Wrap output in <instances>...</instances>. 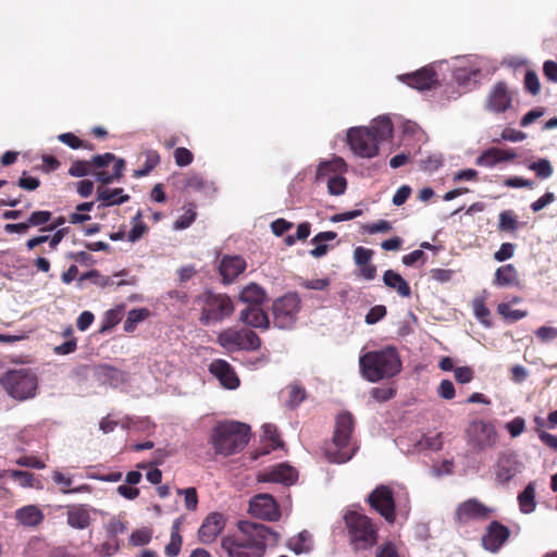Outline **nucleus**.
<instances>
[{
    "mask_svg": "<svg viewBox=\"0 0 557 557\" xmlns=\"http://www.w3.org/2000/svg\"><path fill=\"white\" fill-rule=\"evenodd\" d=\"M237 527V533L224 536L221 541L227 557H263L270 528L250 521H239Z\"/></svg>",
    "mask_w": 557,
    "mask_h": 557,
    "instance_id": "f257e3e1",
    "label": "nucleus"
},
{
    "mask_svg": "<svg viewBox=\"0 0 557 557\" xmlns=\"http://www.w3.org/2000/svg\"><path fill=\"white\" fill-rule=\"evenodd\" d=\"M393 123L387 116H380L369 127H351L347 132V141L355 154L361 158H373L379 153V145L393 136Z\"/></svg>",
    "mask_w": 557,
    "mask_h": 557,
    "instance_id": "f03ea898",
    "label": "nucleus"
},
{
    "mask_svg": "<svg viewBox=\"0 0 557 557\" xmlns=\"http://www.w3.org/2000/svg\"><path fill=\"white\" fill-rule=\"evenodd\" d=\"M359 366L362 376L372 383L391 379L401 370L399 355L396 348L392 346L361 355Z\"/></svg>",
    "mask_w": 557,
    "mask_h": 557,
    "instance_id": "7ed1b4c3",
    "label": "nucleus"
},
{
    "mask_svg": "<svg viewBox=\"0 0 557 557\" xmlns=\"http://www.w3.org/2000/svg\"><path fill=\"white\" fill-rule=\"evenodd\" d=\"M348 543L354 552L371 549L379 540V528L364 513L349 510L344 515Z\"/></svg>",
    "mask_w": 557,
    "mask_h": 557,
    "instance_id": "20e7f679",
    "label": "nucleus"
},
{
    "mask_svg": "<svg viewBox=\"0 0 557 557\" xmlns=\"http://www.w3.org/2000/svg\"><path fill=\"white\" fill-rule=\"evenodd\" d=\"M194 304L199 308V322L202 325L221 323L235 311L233 299L225 293H218L210 288L197 295Z\"/></svg>",
    "mask_w": 557,
    "mask_h": 557,
    "instance_id": "39448f33",
    "label": "nucleus"
},
{
    "mask_svg": "<svg viewBox=\"0 0 557 557\" xmlns=\"http://www.w3.org/2000/svg\"><path fill=\"white\" fill-rule=\"evenodd\" d=\"M250 426L246 423L231 421L219 423L211 435V443L216 454L230 456L246 447L249 442Z\"/></svg>",
    "mask_w": 557,
    "mask_h": 557,
    "instance_id": "423d86ee",
    "label": "nucleus"
},
{
    "mask_svg": "<svg viewBox=\"0 0 557 557\" xmlns=\"http://www.w3.org/2000/svg\"><path fill=\"white\" fill-rule=\"evenodd\" d=\"M355 420L350 412L337 416L333 435V446L326 448L325 455L329 461L344 463L356 454L358 446L351 441Z\"/></svg>",
    "mask_w": 557,
    "mask_h": 557,
    "instance_id": "0eeeda50",
    "label": "nucleus"
},
{
    "mask_svg": "<svg viewBox=\"0 0 557 557\" xmlns=\"http://www.w3.org/2000/svg\"><path fill=\"white\" fill-rule=\"evenodd\" d=\"M0 385L15 400H26L35 397L38 377L29 368L8 370L0 376Z\"/></svg>",
    "mask_w": 557,
    "mask_h": 557,
    "instance_id": "6e6552de",
    "label": "nucleus"
},
{
    "mask_svg": "<svg viewBox=\"0 0 557 557\" xmlns=\"http://www.w3.org/2000/svg\"><path fill=\"white\" fill-rule=\"evenodd\" d=\"M301 298L296 292H289L276 298L271 307L273 325L281 330L295 326L301 310Z\"/></svg>",
    "mask_w": 557,
    "mask_h": 557,
    "instance_id": "1a4fd4ad",
    "label": "nucleus"
},
{
    "mask_svg": "<svg viewBox=\"0 0 557 557\" xmlns=\"http://www.w3.org/2000/svg\"><path fill=\"white\" fill-rule=\"evenodd\" d=\"M216 342L221 347L231 351L257 350L261 346L258 334L249 329L228 327L218 334Z\"/></svg>",
    "mask_w": 557,
    "mask_h": 557,
    "instance_id": "9d476101",
    "label": "nucleus"
},
{
    "mask_svg": "<svg viewBox=\"0 0 557 557\" xmlns=\"http://www.w3.org/2000/svg\"><path fill=\"white\" fill-rule=\"evenodd\" d=\"M513 98L515 91L506 82H496L487 92L484 109L494 114L505 113L512 108Z\"/></svg>",
    "mask_w": 557,
    "mask_h": 557,
    "instance_id": "9b49d317",
    "label": "nucleus"
},
{
    "mask_svg": "<svg viewBox=\"0 0 557 557\" xmlns=\"http://www.w3.org/2000/svg\"><path fill=\"white\" fill-rule=\"evenodd\" d=\"M367 502L370 507L380 513L388 523H394L395 515V499L393 491L387 485L376 486L368 496Z\"/></svg>",
    "mask_w": 557,
    "mask_h": 557,
    "instance_id": "f8f14e48",
    "label": "nucleus"
},
{
    "mask_svg": "<svg viewBox=\"0 0 557 557\" xmlns=\"http://www.w3.org/2000/svg\"><path fill=\"white\" fill-rule=\"evenodd\" d=\"M112 162H114L112 173H109L108 171H104V170H100V171H97L94 173L96 176V180L103 185L111 184L114 181H119L122 177L123 171L125 169L124 159H117L115 157V154H113L111 152H106L103 154L94 156L90 160L91 170L94 168L103 169Z\"/></svg>",
    "mask_w": 557,
    "mask_h": 557,
    "instance_id": "ddd939ff",
    "label": "nucleus"
},
{
    "mask_svg": "<svg viewBox=\"0 0 557 557\" xmlns=\"http://www.w3.org/2000/svg\"><path fill=\"white\" fill-rule=\"evenodd\" d=\"M399 79L419 91L435 89L440 86L437 73L431 65L423 66L413 73L400 75Z\"/></svg>",
    "mask_w": 557,
    "mask_h": 557,
    "instance_id": "4468645a",
    "label": "nucleus"
},
{
    "mask_svg": "<svg viewBox=\"0 0 557 557\" xmlns=\"http://www.w3.org/2000/svg\"><path fill=\"white\" fill-rule=\"evenodd\" d=\"M249 512L267 521H277L281 517L277 503L270 494H258L252 497L249 503Z\"/></svg>",
    "mask_w": 557,
    "mask_h": 557,
    "instance_id": "2eb2a0df",
    "label": "nucleus"
},
{
    "mask_svg": "<svg viewBox=\"0 0 557 557\" xmlns=\"http://www.w3.org/2000/svg\"><path fill=\"white\" fill-rule=\"evenodd\" d=\"M470 433L472 443L480 450L492 448L497 442L495 426L488 421H473L470 425Z\"/></svg>",
    "mask_w": 557,
    "mask_h": 557,
    "instance_id": "dca6fc26",
    "label": "nucleus"
},
{
    "mask_svg": "<svg viewBox=\"0 0 557 557\" xmlns=\"http://www.w3.org/2000/svg\"><path fill=\"white\" fill-rule=\"evenodd\" d=\"M510 530L497 520H493L486 527L485 534L482 536V546L491 552L497 553L510 537Z\"/></svg>",
    "mask_w": 557,
    "mask_h": 557,
    "instance_id": "f3484780",
    "label": "nucleus"
},
{
    "mask_svg": "<svg viewBox=\"0 0 557 557\" xmlns=\"http://www.w3.org/2000/svg\"><path fill=\"white\" fill-rule=\"evenodd\" d=\"M493 510L475 498L461 503L456 510V519L466 524L471 520H487Z\"/></svg>",
    "mask_w": 557,
    "mask_h": 557,
    "instance_id": "a211bd4d",
    "label": "nucleus"
},
{
    "mask_svg": "<svg viewBox=\"0 0 557 557\" xmlns=\"http://www.w3.org/2000/svg\"><path fill=\"white\" fill-rule=\"evenodd\" d=\"M247 268L242 256L224 255L219 262L218 271L224 285L232 284Z\"/></svg>",
    "mask_w": 557,
    "mask_h": 557,
    "instance_id": "6ab92c4d",
    "label": "nucleus"
},
{
    "mask_svg": "<svg viewBox=\"0 0 557 557\" xmlns=\"http://www.w3.org/2000/svg\"><path fill=\"white\" fill-rule=\"evenodd\" d=\"M225 518L220 512L209 513L198 530V540L202 544H211L225 527Z\"/></svg>",
    "mask_w": 557,
    "mask_h": 557,
    "instance_id": "aec40b11",
    "label": "nucleus"
},
{
    "mask_svg": "<svg viewBox=\"0 0 557 557\" xmlns=\"http://www.w3.org/2000/svg\"><path fill=\"white\" fill-rule=\"evenodd\" d=\"M209 370L225 388L235 389L239 386L240 381L227 361L216 359L211 362Z\"/></svg>",
    "mask_w": 557,
    "mask_h": 557,
    "instance_id": "412c9836",
    "label": "nucleus"
},
{
    "mask_svg": "<svg viewBox=\"0 0 557 557\" xmlns=\"http://www.w3.org/2000/svg\"><path fill=\"white\" fill-rule=\"evenodd\" d=\"M517 158L513 149H500L491 147L484 150L474 161L475 165L483 168H493L504 161H512Z\"/></svg>",
    "mask_w": 557,
    "mask_h": 557,
    "instance_id": "4be33fe9",
    "label": "nucleus"
},
{
    "mask_svg": "<svg viewBox=\"0 0 557 557\" xmlns=\"http://www.w3.org/2000/svg\"><path fill=\"white\" fill-rule=\"evenodd\" d=\"M239 321L255 329L268 330L270 327L268 313L258 306H248L243 309L239 313Z\"/></svg>",
    "mask_w": 557,
    "mask_h": 557,
    "instance_id": "5701e85b",
    "label": "nucleus"
},
{
    "mask_svg": "<svg viewBox=\"0 0 557 557\" xmlns=\"http://www.w3.org/2000/svg\"><path fill=\"white\" fill-rule=\"evenodd\" d=\"M297 471L293 467L285 463H281L277 465L276 467H273L268 472L263 473L261 476V481L290 485L297 481Z\"/></svg>",
    "mask_w": 557,
    "mask_h": 557,
    "instance_id": "b1692460",
    "label": "nucleus"
},
{
    "mask_svg": "<svg viewBox=\"0 0 557 557\" xmlns=\"http://www.w3.org/2000/svg\"><path fill=\"white\" fill-rule=\"evenodd\" d=\"M15 519L26 528H36L45 519L41 509L36 505H26L15 511Z\"/></svg>",
    "mask_w": 557,
    "mask_h": 557,
    "instance_id": "393cba45",
    "label": "nucleus"
},
{
    "mask_svg": "<svg viewBox=\"0 0 557 557\" xmlns=\"http://www.w3.org/2000/svg\"><path fill=\"white\" fill-rule=\"evenodd\" d=\"M517 473V460L512 455L504 454L499 456L495 466V476L497 482L508 483Z\"/></svg>",
    "mask_w": 557,
    "mask_h": 557,
    "instance_id": "a878e982",
    "label": "nucleus"
},
{
    "mask_svg": "<svg viewBox=\"0 0 557 557\" xmlns=\"http://www.w3.org/2000/svg\"><path fill=\"white\" fill-rule=\"evenodd\" d=\"M383 283L384 285L396 292L397 295L401 298H410L411 297V288L409 283L397 272L393 270H386L383 273Z\"/></svg>",
    "mask_w": 557,
    "mask_h": 557,
    "instance_id": "bb28decb",
    "label": "nucleus"
},
{
    "mask_svg": "<svg viewBox=\"0 0 557 557\" xmlns=\"http://www.w3.org/2000/svg\"><path fill=\"white\" fill-rule=\"evenodd\" d=\"M99 207L119 206L129 200V195L124 194L123 188H107L99 186L97 189Z\"/></svg>",
    "mask_w": 557,
    "mask_h": 557,
    "instance_id": "cd10ccee",
    "label": "nucleus"
},
{
    "mask_svg": "<svg viewBox=\"0 0 557 557\" xmlns=\"http://www.w3.org/2000/svg\"><path fill=\"white\" fill-rule=\"evenodd\" d=\"M493 284L499 287L519 286V273L513 264L508 263L499 267L494 274Z\"/></svg>",
    "mask_w": 557,
    "mask_h": 557,
    "instance_id": "c85d7f7f",
    "label": "nucleus"
},
{
    "mask_svg": "<svg viewBox=\"0 0 557 557\" xmlns=\"http://www.w3.org/2000/svg\"><path fill=\"white\" fill-rule=\"evenodd\" d=\"M238 299L249 306L261 307L267 300V293L264 288L257 283H250L240 290Z\"/></svg>",
    "mask_w": 557,
    "mask_h": 557,
    "instance_id": "c756f323",
    "label": "nucleus"
},
{
    "mask_svg": "<svg viewBox=\"0 0 557 557\" xmlns=\"http://www.w3.org/2000/svg\"><path fill=\"white\" fill-rule=\"evenodd\" d=\"M182 185L185 188L203 194H209L211 191H215L216 189L213 182L205 178L202 175L197 173H193L185 176L183 178Z\"/></svg>",
    "mask_w": 557,
    "mask_h": 557,
    "instance_id": "7c9ffc66",
    "label": "nucleus"
},
{
    "mask_svg": "<svg viewBox=\"0 0 557 557\" xmlns=\"http://www.w3.org/2000/svg\"><path fill=\"white\" fill-rule=\"evenodd\" d=\"M144 158L143 165L135 170L133 176L136 178L147 176L150 174L160 163V154L158 151L149 149L143 152Z\"/></svg>",
    "mask_w": 557,
    "mask_h": 557,
    "instance_id": "2f4dec72",
    "label": "nucleus"
},
{
    "mask_svg": "<svg viewBox=\"0 0 557 557\" xmlns=\"http://www.w3.org/2000/svg\"><path fill=\"white\" fill-rule=\"evenodd\" d=\"M90 521V515L84 507H74L67 511V523L74 529H86Z\"/></svg>",
    "mask_w": 557,
    "mask_h": 557,
    "instance_id": "473e14b6",
    "label": "nucleus"
},
{
    "mask_svg": "<svg viewBox=\"0 0 557 557\" xmlns=\"http://www.w3.org/2000/svg\"><path fill=\"white\" fill-rule=\"evenodd\" d=\"M518 503L523 513H531L535 510V484L533 482H530L518 495Z\"/></svg>",
    "mask_w": 557,
    "mask_h": 557,
    "instance_id": "72a5a7b5",
    "label": "nucleus"
},
{
    "mask_svg": "<svg viewBox=\"0 0 557 557\" xmlns=\"http://www.w3.org/2000/svg\"><path fill=\"white\" fill-rule=\"evenodd\" d=\"M346 165L345 161L342 158H334L330 161L320 162L315 171V178L318 181L330 176L331 174H335L339 172Z\"/></svg>",
    "mask_w": 557,
    "mask_h": 557,
    "instance_id": "f704fd0d",
    "label": "nucleus"
},
{
    "mask_svg": "<svg viewBox=\"0 0 557 557\" xmlns=\"http://www.w3.org/2000/svg\"><path fill=\"white\" fill-rule=\"evenodd\" d=\"M52 480L54 483L62 485L60 491L63 494H75V493L90 492V486L87 484H83L77 487L70 488V486L72 485V479L70 476L64 475L60 471L53 472Z\"/></svg>",
    "mask_w": 557,
    "mask_h": 557,
    "instance_id": "c9c22d12",
    "label": "nucleus"
},
{
    "mask_svg": "<svg viewBox=\"0 0 557 557\" xmlns=\"http://www.w3.org/2000/svg\"><path fill=\"white\" fill-rule=\"evenodd\" d=\"M288 547L296 554L308 553L312 548V536L304 530L297 536L289 540Z\"/></svg>",
    "mask_w": 557,
    "mask_h": 557,
    "instance_id": "e433bc0d",
    "label": "nucleus"
},
{
    "mask_svg": "<svg viewBox=\"0 0 557 557\" xmlns=\"http://www.w3.org/2000/svg\"><path fill=\"white\" fill-rule=\"evenodd\" d=\"M520 226L517 214L511 210L502 211L498 215L499 232H516Z\"/></svg>",
    "mask_w": 557,
    "mask_h": 557,
    "instance_id": "4c0bfd02",
    "label": "nucleus"
},
{
    "mask_svg": "<svg viewBox=\"0 0 557 557\" xmlns=\"http://www.w3.org/2000/svg\"><path fill=\"white\" fill-rule=\"evenodd\" d=\"M133 227L127 234L131 243L138 242L149 230L148 225L143 221V212L139 210L132 219Z\"/></svg>",
    "mask_w": 557,
    "mask_h": 557,
    "instance_id": "58836bf2",
    "label": "nucleus"
},
{
    "mask_svg": "<svg viewBox=\"0 0 557 557\" xmlns=\"http://www.w3.org/2000/svg\"><path fill=\"white\" fill-rule=\"evenodd\" d=\"M149 317V310L146 308L132 309L127 313V318L124 321L123 329L127 333H132L136 330L137 324L143 322Z\"/></svg>",
    "mask_w": 557,
    "mask_h": 557,
    "instance_id": "ea45409f",
    "label": "nucleus"
},
{
    "mask_svg": "<svg viewBox=\"0 0 557 557\" xmlns=\"http://www.w3.org/2000/svg\"><path fill=\"white\" fill-rule=\"evenodd\" d=\"M95 374L109 383L117 382L122 377V372L119 369L107 363L96 366Z\"/></svg>",
    "mask_w": 557,
    "mask_h": 557,
    "instance_id": "a19ab883",
    "label": "nucleus"
},
{
    "mask_svg": "<svg viewBox=\"0 0 557 557\" xmlns=\"http://www.w3.org/2000/svg\"><path fill=\"white\" fill-rule=\"evenodd\" d=\"M497 312L508 322H517L528 315V311L512 309L509 304L502 302L497 306Z\"/></svg>",
    "mask_w": 557,
    "mask_h": 557,
    "instance_id": "79ce46f5",
    "label": "nucleus"
},
{
    "mask_svg": "<svg viewBox=\"0 0 557 557\" xmlns=\"http://www.w3.org/2000/svg\"><path fill=\"white\" fill-rule=\"evenodd\" d=\"M52 220V212L47 210L33 211L27 218L28 227H45Z\"/></svg>",
    "mask_w": 557,
    "mask_h": 557,
    "instance_id": "37998d69",
    "label": "nucleus"
},
{
    "mask_svg": "<svg viewBox=\"0 0 557 557\" xmlns=\"http://www.w3.org/2000/svg\"><path fill=\"white\" fill-rule=\"evenodd\" d=\"M529 169L535 172L536 176L544 180L553 174V166L549 160L540 159L529 164Z\"/></svg>",
    "mask_w": 557,
    "mask_h": 557,
    "instance_id": "c03bdc74",
    "label": "nucleus"
},
{
    "mask_svg": "<svg viewBox=\"0 0 557 557\" xmlns=\"http://www.w3.org/2000/svg\"><path fill=\"white\" fill-rule=\"evenodd\" d=\"M524 89L532 96H537L541 91V83L535 71L528 70L523 79Z\"/></svg>",
    "mask_w": 557,
    "mask_h": 557,
    "instance_id": "a18cd8bd",
    "label": "nucleus"
},
{
    "mask_svg": "<svg viewBox=\"0 0 557 557\" xmlns=\"http://www.w3.org/2000/svg\"><path fill=\"white\" fill-rule=\"evenodd\" d=\"M195 206L190 203L185 212L174 222L175 230H185L189 227L196 220Z\"/></svg>",
    "mask_w": 557,
    "mask_h": 557,
    "instance_id": "49530a36",
    "label": "nucleus"
},
{
    "mask_svg": "<svg viewBox=\"0 0 557 557\" xmlns=\"http://www.w3.org/2000/svg\"><path fill=\"white\" fill-rule=\"evenodd\" d=\"M472 308H473V312H474V315L476 317L478 320L481 321V323L485 324V325H490V321H488V318H490V310L488 308L485 306V301L483 298H475L472 302Z\"/></svg>",
    "mask_w": 557,
    "mask_h": 557,
    "instance_id": "de8ad7c7",
    "label": "nucleus"
},
{
    "mask_svg": "<svg viewBox=\"0 0 557 557\" xmlns=\"http://www.w3.org/2000/svg\"><path fill=\"white\" fill-rule=\"evenodd\" d=\"M90 173H92L90 161L76 160L69 169V174L73 177H83Z\"/></svg>",
    "mask_w": 557,
    "mask_h": 557,
    "instance_id": "09e8293b",
    "label": "nucleus"
},
{
    "mask_svg": "<svg viewBox=\"0 0 557 557\" xmlns=\"http://www.w3.org/2000/svg\"><path fill=\"white\" fill-rule=\"evenodd\" d=\"M347 187V181L343 176L333 175L327 181V190L331 195H343Z\"/></svg>",
    "mask_w": 557,
    "mask_h": 557,
    "instance_id": "8fccbe9b",
    "label": "nucleus"
},
{
    "mask_svg": "<svg viewBox=\"0 0 557 557\" xmlns=\"http://www.w3.org/2000/svg\"><path fill=\"white\" fill-rule=\"evenodd\" d=\"M11 478L20 483L23 487H33L35 482V476L32 472L22 471V470H12Z\"/></svg>",
    "mask_w": 557,
    "mask_h": 557,
    "instance_id": "3c124183",
    "label": "nucleus"
},
{
    "mask_svg": "<svg viewBox=\"0 0 557 557\" xmlns=\"http://www.w3.org/2000/svg\"><path fill=\"white\" fill-rule=\"evenodd\" d=\"M374 252L370 248L359 246L354 250V260L357 267L371 262Z\"/></svg>",
    "mask_w": 557,
    "mask_h": 557,
    "instance_id": "603ef678",
    "label": "nucleus"
},
{
    "mask_svg": "<svg viewBox=\"0 0 557 557\" xmlns=\"http://www.w3.org/2000/svg\"><path fill=\"white\" fill-rule=\"evenodd\" d=\"M178 494H184L185 497V507L188 510H196L198 505V495L195 487H187L184 490H177Z\"/></svg>",
    "mask_w": 557,
    "mask_h": 557,
    "instance_id": "864d4df0",
    "label": "nucleus"
},
{
    "mask_svg": "<svg viewBox=\"0 0 557 557\" xmlns=\"http://www.w3.org/2000/svg\"><path fill=\"white\" fill-rule=\"evenodd\" d=\"M151 532L147 529H139L134 531L129 536V543L133 546H143L150 542Z\"/></svg>",
    "mask_w": 557,
    "mask_h": 557,
    "instance_id": "5fc2aeb1",
    "label": "nucleus"
},
{
    "mask_svg": "<svg viewBox=\"0 0 557 557\" xmlns=\"http://www.w3.org/2000/svg\"><path fill=\"white\" fill-rule=\"evenodd\" d=\"M174 160L178 166H187L193 162L194 154L187 148L178 147L174 150Z\"/></svg>",
    "mask_w": 557,
    "mask_h": 557,
    "instance_id": "6e6d98bb",
    "label": "nucleus"
},
{
    "mask_svg": "<svg viewBox=\"0 0 557 557\" xmlns=\"http://www.w3.org/2000/svg\"><path fill=\"white\" fill-rule=\"evenodd\" d=\"M455 380L460 384H467L474 377V371L470 367H457L454 369Z\"/></svg>",
    "mask_w": 557,
    "mask_h": 557,
    "instance_id": "4d7b16f0",
    "label": "nucleus"
},
{
    "mask_svg": "<svg viewBox=\"0 0 557 557\" xmlns=\"http://www.w3.org/2000/svg\"><path fill=\"white\" fill-rule=\"evenodd\" d=\"M516 245L511 243H503L500 248L494 253V259L504 262L510 259L515 253Z\"/></svg>",
    "mask_w": 557,
    "mask_h": 557,
    "instance_id": "13d9d810",
    "label": "nucleus"
},
{
    "mask_svg": "<svg viewBox=\"0 0 557 557\" xmlns=\"http://www.w3.org/2000/svg\"><path fill=\"white\" fill-rule=\"evenodd\" d=\"M17 186L27 191H33L40 186V181L39 178L29 176L26 172H23L22 176L17 181Z\"/></svg>",
    "mask_w": 557,
    "mask_h": 557,
    "instance_id": "bf43d9fd",
    "label": "nucleus"
},
{
    "mask_svg": "<svg viewBox=\"0 0 557 557\" xmlns=\"http://www.w3.org/2000/svg\"><path fill=\"white\" fill-rule=\"evenodd\" d=\"M396 395V389L393 387H373L371 396L377 401H386Z\"/></svg>",
    "mask_w": 557,
    "mask_h": 557,
    "instance_id": "052dcab7",
    "label": "nucleus"
},
{
    "mask_svg": "<svg viewBox=\"0 0 557 557\" xmlns=\"http://www.w3.org/2000/svg\"><path fill=\"white\" fill-rule=\"evenodd\" d=\"M504 185L510 188H529L532 189L534 187V182L531 180H527L520 176L508 177L504 181Z\"/></svg>",
    "mask_w": 557,
    "mask_h": 557,
    "instance_id": "680f3d73",
    "label": "nucleus"
},
{
    "mask_svg": "<svg viewBox=\"0 0 557 557\" xmlns=\"http://www.w3.org/2000/svg\"><path fill=\"white\" fill-rule=\"evenodd\" d=\"M386 315V308L383 305L372 307L366 315L368 324H374Z\"/></svg>",
    "mask_w": 557,
    "mask_h": 557,
    "instance_id": "e2e57ef3",
    "label": "nucleus"
},
{
    "mask_svg": "<svg viewBox=\"0 0 557 557\" xmlns=\"http://www.w3.org/2000/svg\"><path fill=\"white\" fill-rule=\"evenodd\" d=\"M506 429L512 437L519 436L525 429V421L521 417H516L506 424Z\"/></svg>",
    "mask_w": 557,
    "mask_h": 557,
    "instance_id": "0e129e2a",
    "label": "nucleus"
},
{
    "mask_svg": "<svg viewBox=\"0 0 557 557\" xmlns=\"http://www.w3.org/2000/svg\"><path fill=\"white\" fill-rule=\"evenodd\" d=\"M425 260H426V255L421 249L413 250L410 253L405 255L401 259L403 263L407 267H412L414 263H417L419 261L424 263Z\"/></svg>",
    "mask_w": 557,
    "mask_h": 557,
    "instance_id": "69168bd1",
    "label": "nucleus"
},
{
    "mask_svg": "<svg viewBox=\"0 0 557 557\" xmlns=\"http://www.w3.org/2000/svg\"><path fill=\"white\" fill-rule=\"evenodd\" d=\"M437 394L444 399H453L456 391L451 381L443 380L437 388Z\"/></svg>",
    "mask_w": 557,
    "mask_h": 557,
    "instance_id": "338daca9",
    "label": "nucleus"
},
{
    "mask_svg": "<svg viewBox=\"0 0 557 557\" xmlns=\"http://www.w3.org/2000/svg\"><path fill=\"white\" fill-rule=\"evenodd\" d=\"M376 557H399V555L396 546L392 542H387L377 548Z\"/></svg>",
    "mask_w": 557,
    "mask_h": 557,
    "instance_id": "774afa93",
    "label": "nucleus"
}]
</instances>
